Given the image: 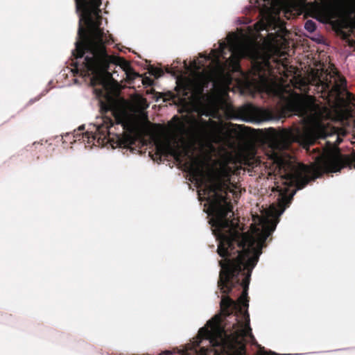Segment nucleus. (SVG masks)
<instances>
[{
  "instance_id": "20e7f679",
  "label": "nucleus",
  "mask_w": 355,
  "mask_h": 355,
  "mask_svg": "<svg viewBox=\"0 0 355 355\" xmlns=\"http://www.w3.org/2000/svg\"><path fill=\"white\" fill-rule=\"evenodd\" d=\"M285 0H250V7L258 11L260 21L256 25L257 31H266L269 37H281L286 31L278 17ZM302 7L316 16L323 24L331 17V8L343 15L351 16L355 12V0H302Z\"/></svg>"
},
{
  "instance_id": "0eeeda50",
  "label": "nucleus",
  "mask_w": 355,
  "mask_h": 355,
  "mask_svg": "<svg viewBox=\"0 0 355 355\" xmlns=\"http://www.w3.org/2000/svg\"><path fill=\"white\" fill-rule=\"evenodd\" d=\"M114 120L116 124L121 125L123 129L131 133L135 128V114L125 107H121L114 111Z\"/></svg>"
},
{
  "instance_id": "f03ea898",
  "label": "nucleus",
  "mask_w": 355,
  "mask_h": 355,
  "mask_svg": "<svg viewBox=\"0 0 355 355\" xmlns=\"http://www.w3.org/2000/svg\"><path fill=\"white\" fill-rule=\"evenodd\" d=\"M76 12L79 16L78 40L72 51L75 58L74 70L81 75L88 76L89 85H105V78H114L117 71H109L111 65L119 67L125 73L128 80H133L139 74L130 64L119 57L110 55L105 44L111 39L104 26L106 19L101 15L102 0H74Z\"/></svg>"
},
{
  "instance_id": "ddd939ff",
  "label": "nucleus",
  "mask_w": 355,
  "mask_h": 355,
  "mask_svg": "<svg viewBox=\"0 0 355 355\" xmlns=\"http://www.w3.org/2000/svg\"><path fill=\"white\" fill-rule=\"evenodd\" d=\"M162 71H158L157 72L152 73V74L154 75L155 76L159 77L162 75Z\"/></svg>"
},
{
  "instance_id": "423d86ee",
  "label": "nucleus",
  "mask_w": 355,
  "mask_h": 355,
  "mask_svg": "<svg viewBox=\"0 0 355 355\" xmlns=\"http://www.w3.org/2000/svg\"><path fill=\"white\" fill-rule=\"evenodd\" d=\"M320 85L322 92L336 102L343 101L341 95L345 92L350 95L346 90V80L337 73L327 74L326 78L320 81Z\"/></svg>"
},
{
  "instance_id": "4468645a",
  "label": "nucleus",
  "mask_w": 355,
  "mask_h": 355,
  "mask_svg": "<svg viewBox=\"0 0 355 355\" xmlns=\"http://www.w3.org/2000/svg\"><path fill=\"white\" fill-rule=\"evenodd\" d=\"M251 21H249L248 22H244L243 21H241L240 19H237V24H248L250 23Z\"/></svg>"
},
{
  "instance_id": "39448f33",
  "label": "nucleus",
  "mask_w": 355,
  "mask_h": 355,
  "mask_svg": "<svg viewBox=\"0 0 355 355\" xmlns=\"http://www.w3.org/2000/svg\"><path fill=\"white\" fill-rule=\"evenodd\" d=\"M304 106V114L309 125L303 132L300 133V137L304 145L309 146L318 139H325L331 133L326 124L322 121V109L314 102H307Z\"/></svg>"
},
{
  "instance_id": "2eb2a0df",
  "label": "nucleus",
  "mask_w": 355,
  "mask_h": 355,
  "mask_svg": "<svg viewBox=\"0 0 355 355\" xmlns=\"http://www.w3.org/2000/svg\"><path fill=\"white\" fill-rule=\"evenodd\" d=\"M84 129H85V125H82L79 126V128H78L79 130H83Z\"/></svg>"
},
{
  "instance_id": "dca6fc26",
  "label": "nucleus",
  "mask_w": 355,
  "mask_h": 355,
  "mask_svg": "<svg viewBox=\"0 0 355 355\" xmlns=\"http://www.w3.org/2000/svg\"><path fill=\"white\" fill-rule=\"evenodd\" d=\"M248 110H252V109H253V107H252L251 105H248Z\"/></svg>"
},
{
  "instance_id": "f257e3e1",
  "label": "nucleus",
  "mask_w": 355,
  "mask_h": 355,
  "mask_svg": "<svg viewBox=\"0 0 355 355\" xmlns=\"http://www.w3.org/2000/svg\"><path fill=\"white\" fill-rule=\"evenodd\" d=\"M343 156L330 154L318 163L307 166L301 163L282 164L284 173L272 189L277 192V203H272L266 210V216L254 219L251 234L241 231L235 218L233 207L227 201V184L211 172L195 171L194 179L198 188V200L205 202L206 212L211 218L209 224L212 234L218 241L217 252L222 258L218 286L224 294L233 287L241 285L243 293L239 304L229 296L221 297L220 306L225 315L239 309L241 315L236 318L232 330L228 333L223 327L220 315H216L200 329L193 339L194 351H245V344L251 343L259 351L264 348L257 343L252 333L250 315L247 309L248 289L253 268L262 253L264 243L276 228V223L269 218L279 217L288 206L297 190L304 188L311 180L318 178L322 173H336L345 168Z\"/></svg>"
},
{
  "instance_id": "7ed1b4c3",
  "label": "nucleus",
  "mask_w": 355,
  "mask_h": 355,
  "mask_svg": "<svg viewBox=\"0 0 355 355\" xmlns=\"http://www.w3.org/2000/svg\"><path fill=\"white\" fill-rule=\"evenodd\" d=\"M254 51L251 44L242 41L236 33H229L227 42H220L218 47L212 49L209 54L201 53L200 58L192 60L189 66L185 63L187 70L193 77L183 83L184 94L194 96L201 94L211 73L223 69L225 66L236 67L240 58L251 56Z\"/></svg>"
},
{
  "instance_id": "f8f14e48",
  "label": "nucleus",
  "mask_w": 355,
  "mask_h": 355,
  "mask_svg": "<svg viewBox=\"0 0 355 355\" xmlns=\"http://www.w3.org/2000/svg\"><path fill=\"white\" fill-rule=\"evenodd\" d=\"M159 355H173V352L170 350H166L162 353H160Z\"/></svg>"
},
{
  "instance_id": "6e6552de",
  "label": "nucleus",
  "mask_w": 355,
  "mask_h": 355,
  "mask_svg": "<svg viewBox=\"0 0 355 355\" xmlns=\"http://www.w3.org/2000/svg\"><path fill=\"white\" fill-rule=\"evenodd\" d=\"M196 136L200 142H212L215 139V128L212 121L202 120L196 128Z\"/></svg>"
},
{
  "instance_id": "9b49d317",
  "label": "nucleus",
  "mask_w": 355,
  "mask_h": 355,
  "mask_svg": "<svg viewBox=\"0 0 355 355\" xmlns=\"http://www.w3.org/2000/svg\"><path fill=\"white\" fill-rule=\"evenodd\" d=\"M288 147V143L287 141L284 140L281 144H277V148L279 149H286Z\"/></svg>"
},
{
  "instance_id": "9d476101",
  "label": "nucleus",
  "mask_w": 355,
  "mask_h": 355,
  "mask_svg": "<svg viewBox=\"0 0 355 355\" xmlns=\"http://www.w3.org/2000/svg\"><path fill=\"white\" fill-rule=\"evenodd\" d=\"M304 27L306 31L311 33L315 31L316 24L313 20L309 19L305 22Z\"/></svg>"
},
{
  "instance_id": "1a4fd4ad",
  "label": "nucleus",
  "mask_w": 355,
  "mask_h": 355,
  "mask_svg": "<svg viewBox=\"0 0 355 355\" xmlns=\"http://www.w3.org/2000/svg\"><path fill=\"white\" fill-rule=\"evenodd\" d=\"M259 114L260 116L259 119H254L251 116H243L239 119L245 122H256L257 123H261L262 121H279L281 119L279 115L275 114L271 111L268 110L263 109L259 110Z\"/></svg>"
}]
</instances>
